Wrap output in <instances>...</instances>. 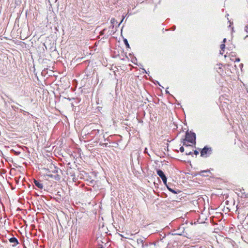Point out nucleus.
Instances as JSON below:
<instances>
[{"label": "nucleus", "mask_w": 248, "mask_h": 248, "mask_svg": "<svg viewBox=\"0 0 248 248\" xmlns=\"http://www.w3.org/2000/svg\"><path fill=\"white\" fill-rule=\"evenodd\" d=\"M160 239L157 242V244L159 246L162 247H165L170 242V238L171 237V235L168 234V235L164 234L161 237L162 235L160 234Z\"/></svg>", "instance_id": "f257e3e1"}, {"label": "nucleus", "mask_w": 248, "mask_h": 248, "mask_svg": "<svg viewBox=\"0 0 248 248\" xmlns=\"http://www.w3.org/2000/svg\"><path fill=\"white\" fill-rule=\"evenodd\" d=\"M186 141H188V142L191 143H196V134L194 132H188L187 131L186 134V138L184 140Z\"/></svg>", "instance_id": "f03ea898"}, {"label": "nucleus", "mask_w": 248, "mask_h": 248, "mask_svg": "<svg viewBox=\"0 0 248 248\" xmlns=\"http://www.w3.org/2000/svg\"><path fill=\"white\" fill-rule=\"evenodd\" d=\"M212 153V149L211 147H208L206 146L201 151V155L202 157H207Z\"/></svg>", "instance_id": "7ed1b4c3"}, {"label": "nucleus", "mask_w": 248, "mask_h": 248, "mask_svg": "<svg viewBox=\"0 0 248 248\" xmlns=\"http://www.w3.org/2000/svg\"><path fill=\"white\" fill-rule=\"evenodd\" d=\"M156 173H157V175L161 178L163 183L166 186H167V178L166 175H165L164 173L163 172V171L161 170H156Z\"/></svg>", "instance_id": "20e7f679"}, {"label": "nucleus", "mask_w": 248, "mask_h": 248, "mask_svg": "<svg viewBox=\"0 0 248 248\" xmlns=\"http://www.w3.org/2000/svg\"><path fill=\"white\" fill-rule=\"evenodd\" d=\"M145 239L143 237L139 238L137 239V242L139 246H140L141 248H144L145 247H147L148 245L145 244Z\"/></svg>", "instance_id": "39448f33"}, {"label": "nucleus", "mask_w": 248, "mask_h": 248, "mask_svg": "<svg viewBox=\"0 0 248 248\" xmlns=\"http://www.w3.org/2000/svg\"><path fill=\"white\" fill-rule=\"evenodd\" d=\"M33 183H34V184L35 185V186H36L39 188H40L41 189H42L43 188V187H44L43 184L42 183H41V182H40L38 180H36L35 179H34Z\"/></svg>", "instance_id": "423d86ee"}, {"label": "nucleus", "mask_w": 248, "mask_h": 248, "mask_svg": "<svg viewBox=\"0 0 248 248\" xmlns=\"http://www.w3.org/2000/svg\"><path fill=\"white\" fill-rule=\"evenodd\" d=\"M46 175L50 178H53L54 180L59 181L60 180V176L58 174L52 175L51 174H46Z\"/></svg>", "instance_id": "0eeeda50"}, {"label": "nucleus", "mask_w": 248, "mask_h": 248, "mask_svg": "<svg viewBox=\"0 0 248 248\" xmlns=\"http://www.w3.org/2000/svg\"><path fill=\"white\" fill-rule=\"evenodd\" d=\"M9 241L11 243H14L15 245H16L18 244L17 239L15 237L10 238L9 239Z\"/></svg>", "instance_id": "6e6552de"}, {"label": "nucleus", "mask_w": 248, "mask_h": 248, "mask_svg": "<svg viewBox=\"0 0 248 248\" xmlns=\"http://www.w3.org/2000/svg\"><path fill=\"white\" fill-rule=\"evenodd\" d=\"M124 42L125 45L127 47H128V48L130 47L129 45L128 42V41H127V40L126 39H124Z\"/></svg>", "instance_id": "1a4fd4ad"}, {"label": "nucleus", "mask_w": 248, "mask_h": 248, "mask_svg": "<svg viewBox=\"0 0 248 248\" xmlns=\"http://www.w3.org/2000/svg\"><path fill=\"white\" fill-rule=\"evenodd\" d=\"M166 186H167V188H168V190H169L171 192H172V193H175V194H176V193H177V192H176L175 190H174V189H172V188H171L169 187L167 185Z\"/></svg>", "instance_id": "9d476101"}, {"label": "nucleus", "mask_w": 248, "mask_h": 248, "mask_svg": "<svg viewBox=\"0 0 248 248\" xmlns=\"http://www.w3.org/2000/svg\"><path fill=\"white\" fill-rule=\"evenodd\" d=\"M116 22V20L114 18H112L110 20V23L112 24V28L114 27V24Z\"/></svg>", "instance_id": "9b49d317"}, {"label": "nucleus", "mask_w": 248, "mask_h": 248, "mask_svg": "<svg viewBox=\"0 0 248 248\" xmlns=\"http://www.w3.org/2000/svg\"><path fill=\"white\" fill-rule=\"evenodd\" d=\"M225 45L224 44H222L221 45H220V49L222 51H224V49L225 48Z\"/></svg>", "instance_id": "f8f14e48"}, {"label": "nucleus", "mask_w": 248, "mask_h": 248, "mask_svg": "<svg viewBox=\"0 0 248 248\" xmlns=\"http://www.w3.org/2000/svg\"><path fill=\"white\" fill-rule=\"evenodd\" d=\"M245 31L248 33V25H247L245 27Z\"/></svg>", "instance_id": "ddd939ff"}, {"label": "nucleus", "mask_w": 248, "mask_h": 248, "mask_svg": "<svg viewBox=\"0 0 248 248\" xmlns=\"http://www.w3.org/2000/svg\"><path fill=\"white\" fill-rule=\"evenodd\" d=\"M184 150H185L183 146H182L180 148V151L181 152H182V153L184 152Z\"/></svg>", "instance_id": "4468645a"}, {"label": "nucleus", "mask_w": 248, "mask_h": 248, "mask_svg": "<svg viewBox=\"0 0 248 248\" xmlns=\"http://www.w3.org/2000/svg\"><path fill=\"white\" fill-rule=\"evenodd\" d=\"M55 168V169L54 170H53V172L57 173L58 171V169L56 167Z\"/></svg>", "instance_id": "2eb2a0df"}, {"label": "nucleus", "mask_w": 248, "mask_h": 248, "mask_svg": "<svg viewBox=\"0 0 248 248\" xmlns=\"http://www.w3.org/2000/svg\"><path fill=\"white\" fill-rule=\"evenodd\" d=\"M194 153L195 155H197L199 154V152L197 150H195Z\"/></svg>", "instance_id": "dca6fc26"}, {"label": "nucleus", "mask_w": 248, "mask_h": 248, "mask_svg": "<svg viewBox=\"0 0 248 248\" xmlns=\"http://www.w3.org/2000/svg\"><path fill=\"white\" fill-rule=\"evenodd\" d=\"M240 59L239 58H236V59H235V62H240Z\"/></svg>", "instance_id": "f3484780"}, {"label": "nucleus", "mask_w": 248, "mask_h": 248, "mask_svg": "<svg viewBox=\"0 0 248 248\" xmlns=\"http://www.w3.org/2000/svg\"><path fill=\"white\" fill-rule=\"evenodd\" d=\"M186 155H192V152H189L188 153H186Z\"/></svg>", "instance_id": "a211bd4d"}, {"label": "nucleus", "mask_w": 248, "mask_h": 248, "mask_svg": "<svg viewBox=\"0 0 248 248\" xmlns=\"http://www.w3.org/2000/svg\"><path fill=\"white\" fill-rule=\"evenodd\" d=\"M209 171V170H203L201 172V173H203V172H207Z\"/></svg>", "instance_id": "6ab92c4d"}, {"label": "nucleus", "mask_w": 248, "mask_h": 248, "mask_svg": "<svg viewBox=\"0 0 248 248\" xmlns=\"http://www.w3.org/2000/svg\"><path fill=\"white\" fill-rule=\"evenodd\" d=\"M226 41V39L224 38L223 40V44H224Z\"/></svg>", "instance_id": "aec40b11"}, {"label": "nucleus", "mask_w": 248, "mask_h": 248, "mask_svg": "<svg viewBox=\"0 0 248 248\" xmlns=\"http://www.w3.org/2000/svg\"><path fill=\"white\" fill-rule=\"evenodd\" d=\"M124 18H123L122 19V20L121 21L120 23L118 24V26H120V24L123 22V20H124Z\"/></svg>", "instance_id": "412c9836"}, {"label": "nucleus", "mask_w": 248, "mask_h": 248, "mask_svg": "<svg viewBox=\"0 0 248 248\" xmlns=\"http://www.w3.org/2000/svg\"><path fill=\"white\" fill-rule=\"evenodd\" d=\"M143 73H145L147 74V72L144 69H143Z\"/></svg>", "instance_id": "4be33fe9"}, {"label": "nucleus", "mask_w": 248, "mask_h": 248, "mask_svg": "<svg viewBox=\"0 0 248 248\" xmlns=\"http://www.w3.org/2000/svg\"><path fill=\"white\" fill-rule=\"evenodd\" d=\"M183 144H184V145H185V146H188V145L186 144V142H185V141H184Z\"/></svg>", "instance_id": "5701e85b"}, {"label": "nucleus", "mask_w": 248, "mask_h": 248, "mask_svg": "<svg viewBox=\"0 0 248 248\" xmlns=\"http://www.w3.org/2000/svg\"><path fill=\"white\" fill-rule=\"evenodd\" d=\"M243 63H241L240 64V67H243Z\"/></svg>", "instance_id": "b1692460"}, {"label": "nucleus", "mask_w": 248, "mask_h": 248, "mask_svg": "<svg viewBox=\"0 0 248 248\" xmlns=\"http://www.w3.org/2000/svg\"><path fill=\"white\" fill-rule=\"evenodd\" d=\"M166 93H169V92L167 90H166Z\"/></svg>", "instance_id": "393cba45"}, {"label": "nucleus", "mask_w": 248, "mask_h": 248, "mask_svg": "<svg viewBox=\"0 0 248 248\" xmlns=\"http://www.w3.org/2000/svg\"><path fill=\"white\" fill-rule=\"evenodd\" d=\"M247 37H248V34L246 36L245 38H247Z\"/></svg>", "instance_id": "a878e982"}, {"label": "nucleus", "mask_w": 248, "mask_h": 248, "mask_svg": "<svg viewBox=\"0 0 248 248\" xmlns=\"http://www.w3.org/2000/svg\"><path fill=\"white\" fill-rule=\"evenodd\" d=\"M173 30H174V29H175V26H174V27H173Z\"/></svg>", "instance_id": "bb28decb"}, {"label": "nucleus", "mask_w": 248, "mask_h": 248, "mask_svg": "<svg viewBox=\"0 0 248 248\" xmlns=\"http://www.w3.org/2000/svg\"><path fill=\"white\" fill-rule=\"evenodd\" d=\"M157 84H158V85H159V86H160V85L159 84V82H158V81H157Z\"/></svg>", "instance_id": "cd10ccee"}, {"label": "nucleus", "mask_w": 248, "mask_h": 248, "mask_svg": "<svg viewBox=\"0 0 248 248\" xmlns=\"http://www.w3.org/2000/svg\"><path fill=\"white\" fill-rule=\"evenodd\" d=\"M220 54H222V53L220 51Z\"/></svg>", "instance_id": "c85d7f7f"}, {"label": "nucleus", "mask_w": 248, "mask_h": 248, "mask_svg": "<svg viewBox=\"0 0 248 248\" xmlns=\"http://www.w3.org/2000/svg\"><path fill=\"white\" fill-rule=\"evenodd\" d=\"M103 248L102 247H100V248Z\"/></svg>", "instance_id": "c756f323"}]
</instances>
